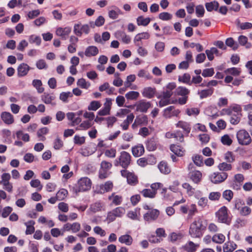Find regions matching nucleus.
<instances>
[{
	"instance_id": "2",
	"label": "nucleus",
	"mask_w": 252,
	"mask_h": 252,
	"mask_svg": "<svg viewBox=\"0 0 252 252\" xmlns=\"http://www.w3.org/2000/svg\"><path fill=\"white\" fill-rule=\"evenodd\" d=\"M91 181L87 177L81 178L78 181L76 188L74 189V191L77 193L80 191H85L91 188Z\"/></svg>"
},
{
	"instance_id": "4",
	"label": "nucleus",
	"mask_w": 252,
	"mask_h": 252,
	"mask_svg": "<svg viewBox=\"0 0 252 252\" xmlns=\"http://www.w3.org/2000/svg\"><path fill=\"white\" fill-rule=\"evenodd\" d=\"M216 214L219 222L226 224L230 222L231 219L228 216L227 209L225 206L221 207Z\"/></svg>"
},
{
	"instance_id": "47",
	"label": "nucleus",
	"mask_w": 252,
	"mask_h": 252,
	"mask_svg": "<svg viewBox=\"0 0 252 252\" xmlns=\"http://www.w3.org/2000/svg\"><path fill=\"white\" fill-rule=\"evenodd\" d=\"M192 159L195 164L201 166L203 164V158L200 155H196L192 157Z\"/></svg>"
},
{
	"instance_id": "16",
	"label": "nucleus",
	"mask_w": 252,
	"mask_h": 252,
	"mask_svg": "<svg viewBox=\"0 0 252 252\" xmlns=\"http://www.w3.org/2000/svg\"><path fill=\"white\" fill-rule=\"evenodd\" d=\"M179 113V110H175L174 106H170L164 109L163 116L166 118H170L173 116H177Z\"/></svg>"
},
{
	"instance_id": "56",
	"label": "nucleus",
	"mask_w": 252,
	"mask_h": 252,
	"mask_svg": "<svg viewBox=\"0 0 252 252\" xmlns=\"http://www.w3.org/2000/svg\"><path fill=\"white\" fill-rule=\"evenodd\" d=\"M190 79V76L189 74L185 73L182 76H179L178 78V80L180 82H182L185 83H189Z\"/></svg>"
},
{
	"instance_id": "6",
	"label": "nucleus",
	"mask_w": 252,
	"mask_h": 252,
	"mask_svg": "<svg viewBox=\"0 0 252 252\" xmlns=\"http://www.w3.org/2000/svg\"><path fill=\"white\" fill-rule=\"evenodd\" d=\"M125 213V209L123 207H119L108 213L107 220L109 222L114 221L117 217H121Z\"/></svg>"
},
{
	"instance_id": "8",
	"label": "nucleus",
	"mask_w": 252,
	"mask_h": 252,
	"mask_svg": "<svg viewBox=\"0 0 252 252\" xmlns=\"http://www.w3.org/2000/svg\"><path fill=\"white\" fill-rule=\"evenodd\" d=\"M135 106L136 107V111L146 113L151 107V103L145 100H141L135 104Z\"/></svg>"
},
{
	"instance_id": "55",
	"label": "nucleus",
	"mask_w": 252,
	"mask_h": 252,
	"mask_svg": "<svg viewBox=\"0 0 252 252\" xmlns=\"http://www.w3.org/2000/svg\"><path fill=\"white\" fill-rule=\"evenodd\" d=\"M77 84L82 88L86 89H88L90 86V84L88 82H87L86 80L83 78L79 79L77 82Z\"/></svg>"
},
{
	"instance_id": "64",
	"label": "nucleus",
	"mask_w": 252,
	"mask_h": 252,
	"mask_svg": "<svg viewBox=\"0 0 252 252\" xmlns=\"http://www.w3.org/2000/svg\"><path fill=\"white\" fill-rule=\"evenodd\" d=\"M105 155L110 158H114L116 155V150L114 149H107L105 151Z\"/></svg>"
},
{
	"instance_id": "54",
	"label": "nucleus",
	"mask_w": 252,
	"mask_h": 252,
	"mask_svg": "<svg viewBox=\"0 0 252 252\" xmlns=\"http://www.w3.org/2000/svg\"><path fill=\"white\" fill-rule=\"evenodd\" d=\"M143 195L145 197L154 198L155 197V192L152 191L150 189H144L141 191Z\"/></svg>"
},
{
	"instance_id": "40",
	"label": "nucleus",
	"mask_w": 252,
	"mask_h": 252,
	"mask_svg": "<svg viewBox=\"0 0 252 252\" xmlns=\"http://www.w3.org/2000/svg\"><path fill=\"white\" fill-rule=\"evenodd\" d=\"M176 93L178 95L183 96H188L189 93V91L184 87H179L176 89Z\"/></svg>"
},
{
	"instance_id": "41",
	"label": "nucleus",
	"mask_w": 252,
	"mask_h": 252,
	"mask_svg": "<svg viewBox=\"0 0 252 252\" xmlns=\"http://www.w3.org/2000/svg\"><path fill=\"white\" fill-rule=\"evenodd\" d=\"M67 194V190L63 189L58 191L56 194V197L58 200H63L66 197Z\"/></svg>"
},
{
	"instance_id": "35",
	"label": "nucleus",
	"mask_w": 252,
	"mask_h": 252,
	"mask_svg": "<svg viewBox=\"0 0 252 252\" xmlns=\"http://www.w3.org/2000/svg\"><path fill=\"white\" fill-rule=\"evenodd\" d=\"M151 188L152 191L155 192V195L157 194V190L160 188H162V192H165L166 191V188H163V185L160 183H153L151 185Z\"/></svg>"
},
{
	"instance_id": "43",
	"label": "nucleus",
	"mask_w": 252,
	"mask_h": 252,
	"mask_svg": "<svg viewBox=\"0 0 252 252\" xmlns=\"http://www.w3.org/2000/svg\"><path fill=\"white\" fill-rule=\"evenodd\" d=\"M225 240V236L222 234H217L212 237V241L216 243H222Z\"/></svg>"
},
{
	"instance_id": "45",
	"label": "nucleus",
	"mask_w": 252,
	"mask_h": 252,
	"mask_svg": "<svg viewBox=\"0 0 252 252\" xmlns=\"http://www.w3.org/2000/svg\"><path fill=\"white\" fill-rule=\"evenodd\" d=\"M116 34L120 35L121 37L122 41L125 43L128 44L130 42V36L128 35H126L125 32H118Z\"/></svg>"
},
{
	"instance_id": "21",
	"label": "nucleus",
	"mask_w": 252,
	"mask_h": 252,
	"mask_svg": "<svg viewBox=\"0 0 252 252\" xmlns=\"http://www.w3.org/2000/svg\"><path fill=\"white\" fill-rule=\"evenodd\" d=\"M2 120L6 124L10 125L14 122L13 116L7 112H3L1 114Z\"/></svg>"
},
{
	"instance_id": "15",
	"label": "nucleus",
	"mask_w": 252,
	"mask_h": 252,
	"mask_svg": "<svg viewBox=\"0 0 252 252\" xmlns=\"http://www.w3.org/2000/svg\"><path fill=\"white\" fill-rule=\"evenodd\" d=\"M159 215V212L157 209H152L144 215V219L146 221L156 220Z\"/></svg>"
},
{
	"instance_id": "63",
	"label": "nucleus",
	"mask_w": 252,
	"mask_h": 252,
	"mask_svg": "<svg viewBox=\"0 0 252 252\" xmlns=\"http://www.w3.org/2000/svg\"><path fill=\"white\" fill-rule=\"evenodd\" d=\"M102 205L100 202H96L92 204L91 206V209L93 212H96L100 211Z\"/></svg>"
},
{
	"instance_id": "14",
	"label": "nucleus",
	"mask_w": 252,
	"mask_h": 252,
	"mask_svg": "<svg viewBox=\"0 0 252 252\" xmlns=\"http://www.w3.org/2000/svg\"><path fill=\"white\" fill-rule=\"evenodd\" d=\"M112 105L111 99L106 98L104 103V108L100 110L98 112V115L100 116H106L110 114Z\"/></svg>"
},
{
	"instance_id": "53",
	"label": "nucleus",
	"mask_w": 252,
	"mask_h": 252,
	"mask_svg": "<svg viewBox=\"0 0 252 252\" xmlns=\"http://www.w3.org/2000/svg\"><path fill=\"white\" fill-rule=\"evenodd\" d=\"M232 166L230 164L222 162L219 164L218 168L220 171H228L231 169Z\"/></svg>"
},
{
	"instance_id": "46",
	"label": "nucleus",
	"mask_w": 252,
	"mask_h": 252,
	"mask_svg": "<svg viewBox=\"0 0 252 252\" xmlns=\"http://www.w3.org/2000/svg\"><path fill=\"white\" fill-rule=\"evenodd\" d=\"M213 89H210L208 90H203L199 92L198 94H199V96L201 98H204L211 95L213 94Z\"/></svg>"
},
{
	"instance_id": "9",
	"label": "nucleus",
	"mask_w": 252,
	"mask_h": 252,
	"mask_svg": "<svg viewBox=\"0 0 252 252\" xmlns=\"http://www.w3.org/2000/svg\"><path fill=\"white\" fill-rule=\"evenodd\" d=\"M244 176L243 174H236L232 182V187L234 189L239 190L241 189L244 182Z\"/></svg>"
},
{
	"instance_id": "57",
	"label": "nucleus",
	"mask_w": 252,
	"mask_h": 252,
	"mask_svg": "<svg viewBox=\"0 0 252 252\" xmlns=\"http://www.w3.org/2000/svg\"><path fill=\"white\" fill-rule=\"evenodd\" d=\"M225 44L229 47H231L233 50H236L238 48V45L235 43L232 38H228L225 41Z\"/></svg>"
},
{
	"instance_id": "5",
	"label": "nucleus",
	"mask_w": 252,
	"mask_h": 252,
	"mask_svg": "<svg viewBox=\"0 0 252 252\" xmlns=\"http://www.w3.org/2000/svg\"><path fill=\"white\" fill-rule=\"evenodd\" d=\"M237 138L239 143L243 145L249 144L252 141L249 133L244 129L240 130L237 132Z\"/></svg>"
},
{
	"instance_id": "52",
	"label": "nucleus",
	"mask_w": 252,
	"mask_h": 252,
	"mask_svg": "<svg viewBox=\"0 0 252 252\" xmlns=\"http://www.w3.org/2000/svg\"><path fill=\"white\" fill-rule=\"evenodd\" d=\"M222 196L225 199L229 202L233 198V193L231 190H225L222 193Z\"/></svg>"
},
{
	"instance_id": "39",
	"label": "nucleus",
	"mask_w": 252,
	"mask_h": 252,
	"mask_svg": "<svg viewBox=\"0 0 252 252\" xmlns=\"http://www.w3.org/2000/svg\"><path fill=\"white\" fill-rule=\"evenodd\" d=\"M244 110L248 113L249 124L252 126V104L245 105L244 106Z\"/></svg>"
},
{
	"instance_id": "29",
	"label": "nucleus",
	"mask_w": 252,
	"mask_h": 252,
	"mask_svg": "<svg viewBox=\"0 0 252 252\" xmlns=\"http://www.w3.org/2000/svg\"><path fill=\"white\" fill-rule=\"evenodd\" d=\"M176 126L182 128L186 132L189 133L190 130V125L187 122L184 121H179L177 124Z\"/></svg>"
},
{
	"instance_id": "13",
	"label": "nucleus",
	"mask_w": 252,
	"mask_h": 252,
	"mask_svg": "<svg viewBox=\"0 0 252 252\" xmlns=\"http://www.w3.org/2000/svg\"><path fill=\"white\" fill-rule=\"evenodd\" d=\"M141 93L143 97L151 99L155 96L156 89L154 87H146L143 88Z\"/></svg>"
},
{
	"instance_id": "7",
	"label": "nucleus",
	"mask_w": 252,
	"mask_h": 252,
	"mask_svg": "<svg viewBox=\"0 0 252 252\" xmlns=\"http://www.w3.org/2000/svg\"><path fill=\"white\" fill-rule=\"evenodd\" d=\"M228 174L225 172H215L211 175L210 179L214 184H219L224 181L227 178Z\"/></svg>"
},
{
	"instance_id": "50",
	"label": "nucleus",
	"mask_w": 252,
	"mask_h": 252,
	"mask_svg": "<svg viewBox=\"0 0 252 252\" xmlns=\"http://www.w3.org/2000/svg\"><path fill=\"white\" fill-rule=\"evenodd\" d=\"M131 113L130 111L126 108L120 109L116 113V116L124 118L125 116Z\"/></svg>"
},
{
	"instance_id": "30",
	"label": "nucleus",
	"mask_w": 252,
	"mask_h": 252,
	"mask_svg": "<svg viewBox=\"0 0 252 252\" xmlns=\"http://www.w3.org/2000/svg\"><path fill=\"white\" fill-rule=\"evenodd\" d=\"M158 167L160 172L164 174H168L170 171V169L168 166L167 164L164 161H161L159 163Z\"/></svg>"
},
{
	"instance_id": "18",
	"label": "nucleus",
	"mask_w": 252,
	"mask_h": 252,
	"mask_svg": "<svg viewBox=\"0 0 252 252\" xmlns=\"http://www.w3.org/2000/svg\"><path fill=\"white\" fill-rule=\"evenodd\" d=\"M30 66L26 63H22L20 64L17 68V74L19 77H23L26 76L29 70Z\"/></svg>"
},
{
	"instance_id": "3",
	"label": "nucleus",
	"mask_w": 252,
	"mask_h": 252,
	"mask_svg": "<svg viewBox=\"0 0 252 252\" xmlns=\"http://www.w3.org/2000/svg\"><path fill=\"white\" fill-rule=\"evenodd\" d=\"M119 159V161H115V166H118V165L120 164L122 167L126 168L130 163L131 156L127 152L123 151L121 153Z\"/></svg>"
},
{
	"instance_id": "23",
	"label": "nucleus",
	"mask_w": 252,
	"mask_h": 252,
	"mask_svg": "<svg viewBox=\"0 0 252 252\" xmlns=\"http://www.w3.org/2000/svg\"><path fill=\"white\" fill-rule=\"evenodd\" d=\"M98 53V48L94 46L87 47L85 51V55L87 57L96 56Z\"/></svg>"
},
{
	"instance_id": "61",
	"label": "nucleus",
	"mask_w": 252,
	"mask_h": 252,
	"mask_svg": "<svg viewBox=\"0 0 252 252\" xmlns=\"http://www.w3.org/2000/svg\"><path fill=\"white\" fill-rule=\"evenodd\" d=\"M30 184L32 187L36 188L39 190L42 189V186L41 185L40 181L38 179L32 180Z\"/></svg>"
},
{
	"instance_id": "60",
	"label": "nucleus",
	"mask_w": 252,
	"mask_h": 252,
	"mask_svg": "<svg viewBox=\"0 0 252 252\" xmlns=\"http://www.w3.org/2000/svg\"><path fill=\"white\" fill-rule=\"evenodd\" d=\"M221 196L219 192H212L209 195V199L211 200H218Z\"/></svg>"
},
{
	"instance_id": "44",
	"label": "nucleus",
	"mask_w": 252,
	"mask_h": 252,
	"mask_svg": "<svg viewBox=\"0 0 252 252\" xmlns=\"http://www.w3.org/2000/svg\"><path fill=\"white\" fill-rule=\"evenodd\" d=\"M225 73L226 74H229L231 75H232L233 76H238L239 75L241 70L240 68H237L235 67H232L227 69L225 71Z\"/></svg>"
},
{
	"instance_id": "37",
	"label": "nucleus",
	"mask_w": 252,
	"mask_h": 252,
	"mask_svg": "<svg viewBox=\"0 0 252 252\" xmlns=\"http://www.w3.org/2000/svg\"><path fill=\"white\" fill-rule=\"evenodd\" d=\"M34 224V221L33 220H30L26 223H25V225L27 226V229L26 231V234H31L34 231V227H33V225Z\"/></svg>"
},
{
	"instance_id": "12",
	"label": "nucleus",
	"mask_w": 252,
	"mask_h": 252,
	"mask_svg": "<svg viewBox=\"0 0 252 252\" xmlns=\"http://www.w3.org/2000/svg\"><path fill=\"white\" fill-rule=\"evenodd\" d=\"M71 31V29L70 27H67L64 28H58L56 31V34L57 36L61 37L63 39H66L70 34Z\"/></svg>"
},
{
	"instance_id": "33",
	"label": "nucleus",
	"mask_w": 252,
	"mask_h": 252,
	"mask_svg": "<svg viewBox=\"0 0 252 252\" xmlns=\"http://www.w3.org/2000/svg\"><path fill=\"white\" fill-rule=\"evenodd\" d=\"M139 96V93L136 91H130L125 94L127 100H136Z\"/></svg>"
},
{
	"instance_id": "62",
	"label": "nucleus",
	"mask_w": 252,
	"mask_h": 252,
	"mask_svg": "<svg viewBox=\"0 0 252 252\" xmlns=\"http://www.w3.org/2000/svg\"><path fill=\"white\" fill-rule=\"evenodd\" d=\"M158 17L160 19L164 21L170 20L172 16L168 12H162L159 14Z\"/></svg>"
},
{
	"instance_id": "10",
	"label": "nucleus",
	"mask_w": 252,
	"mask_h": 252,
	"mask_svg": "<svg viewBox=\"0 0 252 252\" xmlns=\"http://www.w3.org/2000/svg\"><path fill=\"white\" fill-rule=\"evenodd\" d=\"M113 187V184L111 181H107L96 187V191L98 193L103 194L111 191Z\"/></svg>"
},
{
	"instance_id": "59",
	"label": "nucleus",
	"mask_w": 252,
	"mask_h": 252,
	"mask_svg": "<svg viewBox=\"0 0 252 252\" xmlns=\"http://www.w3.org/2000/svg\"><path fill=\"white\" fill-rule=\"evenodd\" d=\"M251 213V209L248 206H244L240 209V214L243 216H247Z\"/></svg>"
},
{
	"instance_id": "49",
	"label": "nucleus",
	"mask_w": 252,
	"mask_h": 252,
	"mask_svg": "<svg viewBox=\"0 0 252 252\" xmlns=\"http://www.w3.org/2000/svg\"><path fill=\"white\" fill-rule=\"evenodd\" d=\"M32 85L36 88L37 91L39 93H41L44 91L43 88L41 87L42 82L40 80H34L32 81Z\"/></svg>"
},
{
	"instance_id": "58",
	"label": "nucleus",
	"mask_w": 252,
	"mask_h": 252,
	"mask_svg": "<svg viewBox=\"0 0 252 252\" xmlns=\"http://www.w3.org/2000/svg\"><path fill=\"white\" fill-rule=\"evenodd\" d=\"M105 20L104 18L101 16H99L95 20L94 23H91V26L92 27H94V26H96L97 27H99L102 26L104 23Z\"/></svg>"
},
{
	"instance_id": "28",
	"label": "nucleus",
	"mask_w": 252,
	"mask_h": 252,
	"mask_svg": "<svg viewBox=\"0 0 252 252\" xmlns=\"http://www.w3.org/2000/svg\"><path fill=\"white\" fill-rule=\"evenodd\" d=\"M137 76L139 78H144L146 80H151L153 78L148 71L143 69H140L138 71Z\"/></svg>"
},
{
	"instance_id": "31",
	"label": "nucleus",
	"mask_w": 252,
	"mask_h": 252,
	"mask_svg": "<svg viewBox=\"0 0 252 252\" xmlns=\"http://www.w3.org/2000/svg\"><path fill=\"white\" fill-rule=\"evenodd\" d=\"M136 123L139 125H146L148 123V119L146 115H142L136 117Z\"/></svg>"
},
{
	"instance_id": "26",
	"label": "nucleus",
	"mask_w": 252,
	"mask_h": 252,
	"mask_svg": "<svg viewBox=\"0 0 252 252\" xmlns=\"http://www.w3.org/2000/svg\"><path fill=\"white\" fill-rule=\"evenodd\" d=\"M55 96L53 94H44L42 95L41 99L46 104H51L53 105L56 104L55 103L52 102L55 99Z\"/></svg>"
},
{
	"instance_id": "11",
	"label": "nucleus",
	"mask_w": 252,
	"mask_h": 252,
	"mask_svg": "<svg viewBox=\"0 0 252 252\" xmlns=\"http://www.w3.org/2000/svg\"><path fill=\"white\" fill-rule=\"evenodd\" d=\"M121 175L126 178L127 181L130 185H135L138 183L137 177L133 173L128 172L126 170H123L121 171Z\"/></svg>"
},
{
	"instance_id": "19",
	"label": "nucleus",
	"mask_w": 252,
	"mask_h": 252,
	"mask_svg": "<svg viewBox=\"0 0 252 252\" xmlns=\"http://www.w3.org/2000/svg\"><path fill=\"white\" fill-rule=\"evenodd\" d=\"M170 149L172 152L178 157H183L185 154V150L179 145L172 144L170 146Z\"/></svg>"
},
{
	"instance_id": "24",
	"label": "nucleus",
	"mask_w": 252,
	"mask_h": 252,
	"mask_svg": "<svg viewBox=\"0 0 252 252\" xmlns=\"http://www.w3.org/2000/svg\"><path fill=\"white\" fill-rule=\"evenodd\" d=\"M144 152V148L143 145H138L134 146L132 149V153L135 157H140Z\"/></svg>"
},
{
	"instance_id": "17",
	"label": "nucleus",
	"mask_w": 252,
	"mask_h": 252,
	"mask_svg": "<svg viewBox=\"0 0 252 252\" xmlns=\"http://www.w3.org/2000/svg\"><path fill=\"white\" fill-rule=\"evenodd\" d=\"M108 199L111 202V205L118 206L120 205L123 201L122 196L116 193H112L108 196Z\"/></svg>"
},
{
	"instance_id": "36",
	"label": "nucleus",
	"mask_w": 252,
	"mask_h": 252,
	"mask_svg": "<svg viewBox=\"0 0 252 252\" xmlns=\"http://www.w3.org/2000/svg\"><path fill=\"white\" fill-rule=\"evenodd\" d=\"M151 21L150 18H144L143 16H139L137 18V25L139 26H146L149 24Z\"/></svg>"
},
{
	"instance_id": "1",
	"label": "nucleus",
	"mask_w": 252,
	"mask_h": 252,
	"mask_svg": "<svg viewBox=\"0 0 252 252\" xmlns=\"http://www.w3.org/2000/svg\"><path fill=\"white\" fill-rule=\"evenodd\" d=\"M207 221L202 217L196 218L190 224L189 233L193 237H200L206 228Z\"/></svg>"
},
{
	"instance_id": "32",
	"label": "nucleus",
	"mask_w": 252,
	"mask_h": 252,
	"mask_svg": "<svg viewBox=\"0 0 252 252\" xmlns=\"http://www.w3.org/2000/svg\"><path fill=\"white\" fill-rule=\"evenodd\" d=\"M206 9L208 11H212L213 10H217L219 7V3L217 1H212L205 4Z\"/></svg>"
},
{
	"instance_id": "22",
	"label": "nucleus",
	"mask_w": 252,
	"mask_h": 252,
	"mask_svg": "<svg viewBox=\"0 0 252 252\" xmlns=\"http://www.w3.org/2000/svg\"><path fill=\"white\" fill-rule=\"evenodd\" d=\"M118 240L122 244H124L126 246H130L133 242V239L131 236L128 234H125L121 236Z\"/></svg>"
},
{
	"instance_id": "34",
	"label": "nucleus",
	"mask_w": 252,
	"mask_h": 252,
	"mask_svg": "<svg viewBox=\"0 0 252 252\" xmlns=\"http://www.w3.org/2000/svg\"><path fill=\"white\" fill-rule=\"evenodd\" d=\"M198 246L197 245L194 244L193 242H189L184 246V248L188 252H194L196 251Z\"/></svg>"
},
{
	"instance_id": "25",
	"label": "nucleus",
	"mask_w": 252,
	"mask_h": 252,
	"mask_svg": "<svg viewBox=\"0 0 252 252\" xmlns=\"http://www.w3.org/2000/svg\"><path fill=\"white\" fill-rule=\"evenodd\" d=\"M237 245L233 242H227L223 246L224 252H232L236 249Z\"/></svg>"
},
{
	"instance_id": "27",
	"label": "nucleus",
	"mask_w": 252,
	"mask_h": 252,
	"mask_svg": "<svg viewBox=\"0 0 252 252\" xmlns=\"http://www.w3.org/2000/svg\"><path fill=\"white\" fill-rule=\"evenodd\" d=\"M202 178V173L198 170L193 171L190 173V179L195 183H199Z\"/></svg>"
},
{
	"instance_id": "42",
	"label": "nucleus",
	"mask_w": 252,
	"mask_h": 252,
	"mask_svg": "<svg viewBox=\"0 0 252 252\" xmlns=\"http://www.w3.org/2000/svg\"><path fill=\"white\" fill-rule=\"evenodd\" d=\"M220 141L223 145L230 146L232 143L231 137L228 134H225L221 137Z\"/></svg>"
},
{
	"instance_id": "38",
	"label": "nucleus",
	"mask_w": 252,
	"mask_h": 252,
	"mask_svg": "<svg viewBox=\"0 0 252 252\" xmlns=\"http://www.w3.org/2000/svg\"><path fill=\"white\" fill-rule=\"evenodd\" d=\"M101 107L100 103L98 101L94 100L91 102L88 107L90 111H96Z\"/></svg>"
},
{
	"instance_id": "48",
	"label": "nucleus",
	"mask_w": 252,
	"mask_h": 252,
	"mask_svg": "<svg viewBox=\"0 0 252 252\" xmlns=\"http://www.w3.org/2000/svg\"><path fill=\"white\" fill-rule=\"evenodd\" d=\"M136 79V76L134 74H131L127 76L126 80L125 82V86L126 88L129 87L131 83L133 82Z\"/></svg>"
},
{
	"instance_id": "20",
	"label": "nucleus",
	"mask_w": 252,
	"mask_h": 252,
	"mask_svg": "<svg viewBox=\"0 0 252 252\" xmlns=\"http://www.w3.org/2000/svg\"><path fill=\"white\" fill-rule=\"evenodd\" d=\"M134 118V115L133 113H130L126 116V118L121 124L120 126L124 130L128 129L130 124L132 123Z\"/></svg>"
},
{
	"instance_id": "51",
	"label": "nucleus",
	"mask_w": 252,
	"mask_h": 252,
	"mask_svg": "<svg viewBox=\"0 0 252 252\" xmlns=\"http://www.w3.org/2000/svg\"><path fill=\"white\" fill-rule=\"evenodd\" d=\"M18 138L21 139L25 142H28L30 140V136L28 134H25L22 131H18L16 133Z\"/></svg>"
}]
</instances>
